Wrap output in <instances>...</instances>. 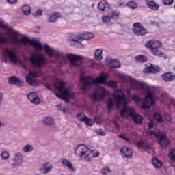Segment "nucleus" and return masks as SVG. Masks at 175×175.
Here are the masks:
<instances>
[{"label":"nucleus","instance_id":"30","mask_svg":"<svg viewBox=\"0 0 175 175\" xmlns=\"http://www.w3.org/2000/svg\"><path fill=\"white\" fill-rule=\"evenodd\" d=\"M135 35L137 36H144L147 33V30L144 27H139L137 30L134 31Z\"/></svg>","mask_w":175,"mask_h":175},{"label":"nucleus","instance_id":"20","mask_svg":"<svg viewBox=\"0 0 175 175\" xmlns=\"http://www.w3.org/2000/svg\"><path fill=\"white\" fill-rule=\"evenodd\" d=\"M144 73H158L159 72V67L150 64L145 68Z\"/></svg>","mask_w":175,"mask_h":175},{"label":"nucleus","instance_id":"23","mask_svg":"<svg viewBox=\"0 0 175 175\" xmlns=\"http://www.w3.org/2000/svg\"><path fill=\"white\" fill-rule=\"evenodd\" d=\"M120 152L124 158H132V150L129 148H122Z\"/></svg>","mask_w":175,"mask_h":175},{"label":"nucleus","instance_id":"50","mask_svg":"<svg viewBox=\"0 0 175 175\" xmlns=\"http://www.w3.org/2000/svg\"><path fill=\"white\" fill-rule=\"evenodd\" d=\"M108 87H111V88H116L117 87V83L114 81H109L107 82Z\"/></svg>","mask_w":175,"mask_h":175},{"label":"nucleus","instance_id":"49","mask_svg":"<svg viewBox=\"0 0 175 175\" xmlns=\"http://www.w3.org/2000/svg\"><path fill=\"white\" fill-rule=\"evenodd\" d=\"M107 172L110 173L111 172V170L109 167H104L101 170V174L102 175H107Z\"/></svg>","mask_w":175,"mask_h":175},{"label":"nucleus","instance_id":"25","mask_svg":"<svg viewBox=\"0 0 175 175\" xmlns=\"http://www.w3.org/2000/svg\"><path fill=\"white\" fill-rule=\"evenodd\" d=\"M146 5L149 9L152 10H158L159 9V5L156 3L154 1H146Z\"/></svg>","mask_w":175,"mask_h":175},{"label":"nucleus","instance_id":"3","mask_svg":"<svg viewBox=\"0 0 175 175\" xmlns=\"http://www.w3.org/2000/svg\"><path fill=\"white\" fill-rule=\"evenodd\" d=\"M109 79V74L107 72H102L99 77L94 79L91 77H85L84 75H81L80 77V87L82 91L85 92L91 88V85L94 84H106Z\"/></svg>","mask_w":175,"mask_h":175},{"label":"nucleus","instance_id":"51","mask_svg":"<svg viewBox=\"0 0 175 175\" xmlns=\"http://www.w3.org/2000/svg\"><path fill=\"white\" fill-rule=\"evenodd\" d=\"M57 107H58V109L59 111H62V113H64V114L66 113V109L64 106L62 105H57Z\"/></svg>","mask_w":175,"mask_h":175},{"label":"nucleus","instance_id":"48","mask_svg":"<svg viewBox=\"0 0 175 175\" xmlns=\"http://www.w3.org/2000/svg\"><path fill=\"white\" fill-rule=\"evenodd\" d=\"M162 2L165 6H170V5H173L174 0H162Z\"/></svg>","mask_w":175,"mask_h":175},{"label":"nucleus","instance_id":"39","mask_svg":"<svg viewBox=\"0 0 175 175\" xmlns=\"http://www.w3.org/2000/svg\"><path fill=\"white\" fill-rule=\"evenodd\" d=\"M83 122H85V125H87L88 126H92V125L95 124V120H94V119L86 117Z\"/></svg>","mask_w":175,"mask_h":175},{"label":"nucleus","instance_id":"14","mask_svg":"<svg viewBox=\"0 0 175 175\" xmlns=\"http://www.w3.org/2000/svg\"><path fill=\"white\" fill-rule=\"evenodd\" d=\"M66 58L70 60L71 65L74 66H80L83 62V56L81 55L68 53L66 55Z\"/></svg>","mask_w":175,"mask_h":175},{"label":"nucleus","instance_id":"28","mask_svg":"<svg viewBox=\"0 0 175 175\" xmlns=\"http://www.w3.org/2000/svg\"><path fill=\"white\" fill-rule=\"evenodd\" d=\"M22 12L25 16H29L31 14V6L28 4H25L22 7Z\"/></svg>","mask_w":175,"mask_h":175},{"label":"nucleus","instance_id":"21","mask_svg":"<svg viewBox=\"0 0 175 175\" xmlns=\"http://www.w3.org/2000/svg\"><path fill=\"white\" fill-rule=\"evenodd\" d=\"M110 4L106 0H102L98 3V9L102 12H107L110 9Z\"/></svg>","mask_w":175,"mask_h":175},{"label":"nucleus","instance_id":"52","mask_svg":"<svg viewBox=\"0 0 175 175\" xmlns=\"http://www.w3.org/2000/svg\"><path fill=\"white\" fill-rule=\"evenodd\" d=\"M96 133L99 136H105L106 135V133H105L102 129H98L96 130Z\"/></svg>","mask_w":175,"mask_h":175},{"label":"nucleus","instance_id":"42","mask_svg":"<svg viewBox=\"0 0 175 175\" xmlns=\"http://www.w3.org/2000/svg\"><path fill=\"white\" fill-rule=\"evenodd\" d=\"M126 6H128V8H130V9H137V3L133 1L128 2L126 3Z\"/></svg>","mask_w":175,"mask_h":175},{"label":"nucleus","instance_id":"26","mask_svg":"<svg viewBox=\"0 0 175 175\" xmlns=\"http://www.w3.org/2000/svg\"><path fill=\"white\" fill-rule=\"evenodd\" d=\"M58 17H61V14H59L58 12H55L54 14H52L49 16L48 21H49V23H55V21H57Z\"/></svg>","mask_w":175,"mask_h":175},{"label":"nucleus","instance_id":"16","mask_svg":"<svg viewBox=\"0 0 175 175\" xmlns=\"http://www.w3.org/2000/svg\"><path fill=\"white\" fill-rule=\"evenodd\" d=\"M12 161L13 163L11 164V166L13 169L17 166H21L24 161V156H23V153L20 152L15 153L12 158Z\"/></svg>","mask_w":175,"mask_h":175},{"label":"nucleus","instance_id":"5","mask_svg":"<svg viewBox=\"0 0 175 175\" xmlns=\"http://www.w3.org/2000/svg\"><path fill=\"white\" fill-rule=\"evenodd\" d=\"M118 76L122 83H130L131 88L134 90L144 88V83L140 81L131 77V76L125 75L124 74L118 73Z\"/></svg>","mask_w":175,"mask_h":175},{"label":"nucleus","instance_id":"62","mask_svg":"<svg viewBox=\"0 0 175 175\" xmlns=\"http://www.w3.org/2000/svg\"><path fill=\"white\" fill-rule=\"evenodd\" d=\"M93 157L95 158L96 157H99V152H95L93 153Z\"/></svg>","mask_w":175,"mask_h":175},{"label":"nucleus","instance_id":"64","mask_svg":"<svg viewBox=\"0 0 175 175\" xmlns=\"http://www.w3.org/2000/svg\"><path fill=\"white\" fill-rule=\"evenodd\" d=\"M5 125H6L4 122H1L0 121V128H3V126H5Z\"/></svg>","mask_w":175,"mask_h":175},{"label":"nucleus","instance_id":"45","mask_svg":"<svg viewBox=\"0 0 175 175\" xmlns=\"http://www.w3.org/2000/svg\"><path fill=\"white\" fill-rule=\"evenodd\" d=\"M111 20V17L110 16V14L106 16H102V21L103 23H110V21Z\"/></svg>","mask_w":175,"mask_h":175},{"label":"nucleus","instance_id":"57","mask_svg":"<svg viewBox=\"0 0 175 175\" xmlns=\"http://www.w3.org/2000/svg\"><path fill=\"white\" fill-rule=\"evenodd\" d=\"M8 3L10 5H16L17 3V0H7Z\"/></svg>","mask_w":175,"mask_h":175},{"label":"nucleus","instance_id":"27","mask_svg":"<svg viewBox=\"0 0 175 175\" xmlns=\"http://www.w3.org/2000/svg\"><path fill=\"white\" fill-rule=\"evenodd\" d=\"M102 53H103V49H98L94 52V59H97L98 61H101L103 59V57L102 56Z\"/></svg>","mask_w":175,"mask_h":175},{"label":"nucleus","instance_id":"41","mask_svg":"<svg viewBox=\"0 0 175 175\" xmlns=\"http://www.w3.org/2000/svg\"><path fill=\"white\" fill-rule=\"evenodd\" d=\"M87 116L83 113H79L77 115V120H79L81 122H84Z\"/></svg>","mask_w":175,"mask_h":175},{"label":"nucleus","instance_id":"11","mask_svg":"<svg viewBox=\"0 0 175 175\" xmlns=\"http://www.w3.org/2000/svg\"><path fill=\"white\" fill-rule=\"evenodd\" d=\"M161 46L162 43L155 40H149L145 44V47L150 49L154 55H158L159 54V50L158 49H161Z\"/></svg>","mask_w":175,"mask_h":175},{"label":"nucleus","instance_id":"10","mask_svg":"<svg viewBox=\"0 0 175 175\" xmlns=\"http://www.w3.org/2000/svg\"><path fill=\"white\" fill-rule=\"evenodd\" d=\"M75 152L76 155H79L81 158L85 159L91 154V150L88 148V146L84 144H80L75 149Z\"/></svg>","mask_w":175,"mask_h":175},{"label":"nucleus","instance_id":"35","mask_svg":"<svg viewBox=\"0 0 175 175\" xmlns=\"http://www.w3.org/2000/svg\"><path fill=\"white\" fill-rule=\"evenodd\" d=\"M82 40H90L94 38L92 33H85L82 34Z\"/></svg>","mask_w":175,"mask_h":175},{"label":"nucleus","instance_id":"29","mask_svg":"<svg viewBox=\"0 0 175 175\" xmlns=\"http://www.w3.org/2000/svg\"><path fill=\"white\" fill-rule=\"evenodd\" d=\"M75 99L76 98V94L70 91L68 88H66V103H69V98Z\"/></svg>","mask_w":175,"mask_h":175},{"label":"nucleus","instance_id":"60","mask_svg":"<svg viewBox=\"0 0 175 175\" xmlns=\"http://www.w3.org/2000/svg\"><path fill=\"white\" fill-rule=\"evenodd\" d=\"M167 99V97L164 96V98H163V96H161V102H162V103H166Z\"/></svg>","mask_w":175,"mask_h":175},{"label":"nucleus","instance_id":"31","mask_svg":"<svg viewBox=\"0 0 175 175\" xmlns=\"http://www.w3.org/2000/svg\"><path fill=\"white\" fill-rule=\"evenodd\" d=\"M152 163L156 169H161V167H162V161L157 158H153L152 159Z\"/></svg>","mask_w":175,"mask_h":175},{"label":"nucleus","instance_id":"34","mask_svg":"<svg viewBox=\"0 0 175 175\" xmlns=\"http://www.w3.org/2000/svg\"><path fill=\"white\" fill-rule=\"evenodd\" d=\"M137 146L138 148H144V150H148V148H150V146L143 142L142 141L137 142Z\"/></svg>","mask_w":175,"mask_h":175},{"label":"nucleus","instance_id":"15","mask_svg":"<svg viewBox=\"0 0 175 175\" xmlns=\"http://www.w3.org/2000/svg\"><path fill=\"white\" fill-rule=\"evenodd\" d=\"M106 96V89L102 87H98L91 98L92 100H102Z\"/></svg>","mask_w":175,"mask_h":175},{"label":"nucleus","instance_id":"47","mask_svg":"<svg viewBox=\"0 0 175 175\" xmlns=\"http://www.w3.org/2000/svg\"><path fill=\"white\" fill-rule=\"evenodd\" d=\"M131 99H133V100H134V102H136L137 103H140V102H142V98H140V96H137L136 94H134Z\"/></svg>","mask_w":175,"mask_h":175},{"label":"nucleus","instance_id":"54","mask_svg":"<svg viewBox=\"0 0 175 175\" xmlns=\"http://www.w3.org/2000/svg\"><path fill=\"white\" fill-rule=\"evenodd\" d=\"M164 118L166 120V121H172V117H170V115L168 113L165 114Z\"/></svg>","mask_w":175,"mask_h":175},{"label":"nucleus","instance_id":"13","mask_svg":"<svg viewBox=\"0 0 175 175\" xmlns=\"http://www.w3.org/2000/svg\"><path fill=\"white\" fill-rule=\"evenodd\" d=\"M39 77V74L37 72L29 71L28 75H26V83L31 87H38L39 85V81L35 79Z\"/></svg>","mask_w":175,"mask_h":175},{"label":"nucleus","instance_id":"44","mask_svg":"<svg viewBox=\"0 0 175 175\" xmlns=\"http://www.w3.org/2000/svg\"><path fill=\"white\" fill-rule=\"evenodd\" d=\"M107 106L109 110H111V108L114 107V100L111 98H109L107 103Z\"/></svg>","mask_w":175,"mask_h":175},{"label":"nucleus","instance_id":"2","mask_svg":"<svg viewBox=\"0 0 175 175\" xmlns=\"http://www.w3.org/2000/svg\"><path fill=\"white\" fill-rule=\"evenodd\" d=\"M113 96L118 109H120V106H123V108L120 111V114L122 118L131 117L135 124H142V122H143V117L142 116L135 114V110H133V108L126 107L128 100L125 97L124 91L120 90H115Z\"/></svg>","mask_w":175,"mask_h":175},{"label":"nucleus","instance_id":"40","mask_svg":"<svg viewBox=\"0 0 175 175\" xmlns=\"http://www.w3.org/2000/svg\"><path fill=\"white\" fill-rule=\"evenodd\" d=\"M23 152H31L33 151V146L31 144H27L23 147Z\"/></svg>","mask_w":175,"mask_h":175},{"label":"nucleus","instance_id":"58","mask_svg":"<svg viewBox=\"0 0 175 175\" xmlns=\"http://www.w3.org/2000/svg\"><path fill=\"white\" fill-rule=\"evenodd\" d=\"M114 124V126L116 129V131H120V124H118V122H117L116 121H115L113 122Z\"/></svg>","mask_w":175,"mask_h":175},{"label":"nucleus","instance_id":"37","mask_svg":"<svg viewBox=\"0 0 175 175\" xmlns=\"http://www.w3.org/2000/svg\"><path fill=\"white\" fill-rule=\"evenodd\" d=\"M135 61L137 62H147V57H145L143 55H139L138 56H136L135 57Z\"/></svg>","mask_w":175,"mask_h":175},{"label":"nucleus","instance_id":"33","mask_svg":"<svg viewBox=\"0 0 175 175\" xmlns=\"http://www.w3.org/2000/svg\"><path fill=\"white\" fill-rule=\"evenodd\" d=\"M109 65L111 68H121V63L118 59L111 60Z\"/></svg>","mask_w":175,"mask_h":175},{"label":"nucleus","instance_id":"7","mask_svg":"<svg viewBox=\"0 0 175 175\" xmlns=\"http://www.w3.org/2000/svg\"><path fill=\"white\" fill-rule=\"evenodd\" d=\"M55 88L59 91V94L55 93L56 96L62 99L64 102H66V87L65 82L59 81L54 84Z\"/></svg>","mask_w":175,"mask_h":175},{"label":"nucleus","instance_id":"4","mask_svg":"<svg viewBox=\"0 0 175 175\" xmlns=\"http://www.w3.org/2000/svg\"><path fill=\"white\" fill-rule=\"evenodd\" d=\"M0 28H3V29H6L7 31H10L14 36H10V40L8 39V38H3L1 36L0 33V44H8V43H10L11 44H22V46H27L28 44V42H29V38L27 36H23L18 39L17 35H18V32L13 30V29L9 28L7 25L3 23V22H0Z\"/></svg>","mask_w":175,"mask_h":175},{"label":"nucleus","instance_id":"19","mask_svg":"<svg viewBox=\"0 0 175 175\" xmlns=\"http://www.w3.org/2000/svg\"><path fill=\"white\" fill-rule=\"evenodd\" d=\"M27 99L32 103H34V105H39L40 103V98H39L38 94L36 92H31L27 94Z\"/></svg>","mask_w":175,"mask_h":175},{"label":"nucleus","instance_id":"55","mask_svg":"<svg viewBox=\"0 0 175 175\" xmlns=\"http://www.w3.org/2000/svg\"><path fill=\"white\" fill-rule=\"evenodd\" d=\"M158 55L159 57H161L162 58H167L166 54H165L164 53H161V51H159V53L158 55Z\"/></svg>","mask_w":175,"mask_h":175},{"label":"nucleus","instance_id":"46","mask_svg":"<svg viewBox=\"0 0 175 175\" xmlns=\"http://www.w3.org/2000/svg\"><path fill=\"white\" fill-rule=\"evenodd\" d=\"M133 26L134 27V28L133 29V32H135V31H137L139 28H142L143 27L142 25V23L139 22L133 23Z\"/></svg>","mask_w":175,"mask_h":175},{"label":"nucleus","instance_id":"22","mask_svg":"<svg viewBox=\"0 0 175 175\" xmlns=\"http://www.w3.org/2000/svg\"><path fill=\"white\" fill-rule=\"evenodd\" d=\"M161 77L164 81H173V80H175V74L172 72H166L163 74Z\"/></svg>","mask_w":175,"mask_h":175},{"label":"nucleus","instance_id":"59","mask_svg":"<svg viewBox=\"0 0 175 175\" xmlns=\"http://www.w3.org/2000/svg\"><path fill=\"white\" fill-rule=\"evenodd\" d=\"M118 136L119 137H120V139H123L124 140L129 142V139L126 138V137H125L124 135L120 134Z\"/></svg>","mask_w":175,"mask_h":175},{"label":"nucleus","instance_id":"8","mask_svg":"<svg viewBox=\"0 0 175 175\" xmlns=\"http://www.w3.org/2000/svg\"><path fill=\"white\" fill-rule=\"evenodd\" d=\"M149 133L152 136L157 137V139L159 138V144L161 147H166L170 144V139L166 137V135L161 133L160 131H150Z\"/></svg>","mask_w":175,"mask_h":175},{"label":"nucleus","instance_id":"36","mask_svg":"<svg viewBox=\"0 0 175 175\" xmlns=\"http://www.w3.org/2000/svg\"><path fill=\"white\" fill-rule=\"evenodd\" d=\"M154 120H156L157 122H160V124H162L163 122V118H162V116L159 114V113H155L153 116Z\"/></svg>","mask_w":175,"mask_h":175},{"label":"nucleus","instance_id":"12","mask_svg":"<svg viewBox=\"0 0 175 175\" xmlns=\"http://www.w3.org/2000/svg\"><path fill=\"white\" fill-rule=\"evenodd\" d=\"M155 105V98L154 97V92H148L145 97L144 103H142V109L146 110L150 109L151 106Z\"/></svg>","mask_w":175,"mask_h":175},{"label":"nucleus","instance_id":"38","mask_svg":"<svg viewBox=\"0 0 175 175\" xmlns=\"http://www.w3.org/2000/svg\"><path fill=\"white\" fill-rule=\"evenodd\" d=\"M120 11H112L111 13L109 14L111 18L113 20H117L120 17Z\"/></svg>","mask_w":175,"mask_h":175},{"label":"nucleus","instance_id":"9","mask_svg":"<svg viewBox=\"0 0 175 175\" xmlns=\"http://www.w3.org/2000/svg\"><path fill=\"white\" fill-rule=\"evenodd\" d=\"M69 44L76 47V49H84V44L81 42H83V36L81 35H71L70 38L68 39Z\"/></svg>","mask_w":175,"mask_h":175},{"label":"nucleus","instance_id":"53","mask_svg":"<svg viewBox=\"0 0 175 175\" xmlns=\"http://www.w3.org/2000/svg\"><path fill=\"white\" fill-rule=\"evenodd\" d=\"M42 14H43V10L39 9L34 14V16L35 17H40V16H42Z\"/></svg>","mask_w":175,"mask_h":175},{"label":"nucleus","instance_id":"6","mask_svg":"<svg viewBox=\"0 0 175 175\" xmlns=\"http://www.w3.org/2000/svg\"><path fill=\"white\" fill-rule=\"evenodd\" d=\"M3 53L5 56L1 57L3 62H8V58L11 62H13V64H20V59L17 57V53L14 49H12V48H5Z\"/></svg>","mask_w":175,"mask_h":175},{"label":"nucleus","instance_id":"1","mask_svg":"<svg viewBox=\"0 0 175 175\" xmlns=\"http://www.w3.org/2000/svg\"><path fill=\"white\" fill-rule=\"evenodd\" d=\"M31 46H33L36 52H32L30 53L28 57V60L34 66L35 68H44L47 65V58L42 53H39L43 50V48L45 50L47 55L50 58L55 57V64H57L58 68H61L65 62V57H64V53L50 48L49 44H45L43 46V44L39 42L38 40H33L31 41Z\"/></svg>","mask_w":175,"mask_h":175},{"label":"nucleus","instance_id":"32","mask_svg":"<svg viewBox=\"0 0 175 175\" xmlns=\"http://www.w3.org/2000/svg\"><path fill=\"white\" fill-rule=\"evenodd\" d=\"M66 167H68L69 172L75 173L76 172V167L69 160H66Z\"/></svg>","mask_w":175,"mask_h":175},{"label":"nucleus","instance_id":"43","mask_svg":"<svg viewBox=\"0 0 175 175\" xmlns=\"http://www.w3.org/2000/svg\"><path fill=\"white\" fill-rule=\"evenodd\" d=\"M1 158L3 161H8L9 159V152L8 151H3L1 154Z\"/></svg>","mask_w":175,"mask_h":175},{"label":"nucleus","instance_id":"17","mask_svg":"<svg viewBox=\"0 0 175 175\" xmlns=\"http://www.w3.org/2000/svg\"><path fill=\"white\" fill-rule=\"evenodd\" d=\"M8 84L17 85L18 88L24 87V81L20 80V79L16 76L10 77L8 78Z\"/></svg>","mask_w":175,"mask_h":175},{"label":"nucleus","instance_id":"18","mask_svg":"<svg viewBox=\"0 0 175 175\" xmlns=\"http://www.w3.org/2000/svg\"><path fill=\"white\" fill-rule=\"evenodd\" d=\"M42 122L44 125H48V126H50V128H52L53 129H55V128H57L55 122H54V119L50 116L43 118Z\"/></svg>","mask_w":175,"mask_h":175},{"label":"nucleus","instance_id":"63","mask_svg":"<svg viewBox=\"0 0 175 175\" xmlns=\"http://www.w3.org/2000/svg\"><path fill=\"white\" fill-rule=\"evenodd\" d=\"M62 165H64V166H66V159L62 160Z\"/></svg>","mask_w":175,"mask_h":175},{"label":"nucleus","instance_id":"56","mask_svg":"<svg viewBox=\"0 0 175 175\" xmlns=\"http://www.w3.org/2000/svg\"><path fill=\"white\" fill-rule=\"evenodd\" d=\"M154 128V120H150L148 123V129H152Z\"/></svg>","mask_w":175,"mask_h":175},{"label":"nucleus","instance_id":"24","mask_svg":"<svg viewBox=\"0 0 175 175\" xmlns=\"http://www.w3.org/2000/svg\"><path fill=\"white\" fill-rule=\"evenodd\" d=\"M51 169H53V165L49 162L42 164L40 168V170H44V174H47V173H49Z\"/></svg>","mask_w":175,"mask_h":175},{"label":"nucleus","instance_id":"61","mask_svg":"<svg viewBox=\"0 0 175 175\" xmlns=\"http://www.w3.org/2000/svg\"><path fill=\"white\" fill-rule=\"evenodd\" d=\"M150 24L151 25H156V26L158 25V23L155 22V21H150Z\"/></svg>","mask_w":175,"mask_h":175}]
</instances>
